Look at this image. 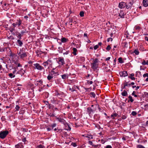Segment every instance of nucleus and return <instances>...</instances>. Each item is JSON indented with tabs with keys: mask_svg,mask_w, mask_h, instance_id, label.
<instances>
[{
	"mask_svg": "<svg viewBox=\"0 0 148 148\" xmlns=\"http://www.w3.org/2000/svg\"><path fill=\"white\" fill-rule=\"evenodd\" d=\"M98 59L97 58H95L93 60V62L91 64V68L95 70L98 68Z\"/></svg>",
	"mask_w": 148,
	"mask_h": 148,
	"instance_id": "f257e3e1",
	"label": "nucleus"
},
{
	"mask_svg": "<svg viewBox=\"0 0 148 148\" xmlns=\"http://www.w3.org/2000/svg\"><path fill=\"white\" fill-rule=\"evenodd\" d=\"M56 119L60 123L62 124H63L65 126H68L69 128V130L71 129V128L70 127L68 124L66 123V121L63 119L57 117L56 118Z\"/></svg>",
	"mask_w": 148,
	"mask_h": 148,
	"instance_id": "f03ea898",
	"label": "nucleus"
},
{
	"mask_svg": "<svg viewBox=\"0 0 148 148\" xmlns=\"http://www.w3.org/2000/svg\"><path fill=\"white\" fill-rule=\"evenodd\" d=\"M9 132L7 130L5 131H1L0 132V138L3 139L5 138L8 134Z\"/></svg>",
	"mask_w": 148,
	"mask_h": 148,
	"instance_id": "7ed1b4c3",
	"label": "nucleus"
},
{
	"mask_svg": "<svg viewBox=\"0 0 148 148\" xmlns=\"http://www.w3.org/2000/svg\"><path fill=\"white\" fill-rule=\"evenodd\" d=\"M34 69H37L39 71H42L44 69V67L41 66L38 63L35 64H34Z\"/></svg>",
	"mask_w": 148,
	"mask_h": 148,
	"instance_id": "20e7f679",
	"label": "nucleus"
},
{
	"mask_svg": "<svg viewBox=\"0 0 148 148\" xmlns=\"http://www.w3.org/2000/svg\"><path fill=\"white\" fill-rule=\"evenodd\" d=\"M69 23H73L74 24H76L77 23V17L75 16L73 17L72 18H69Z\"/></svg>",
	"mask_w": 148,
	"mask_h": 148,
	"instance_id": "39448f33",
	"label": "nucleus"
},
{
	"mask_svg": "<svg viewBox=\"0 0 148 148\" xmlns=\"http://www.w3.org/2000/svg\"><path fill=\"white\" fill-rule=\"evenodd\" d=\"M58 59L59 64L61 65H63L65 64V61L63 58L59 57Z\"/></svg>",
	"mask_w": 148,
	"mask_h": 148,
	"instance_id": "423d86ee",
	"label": "nucleus"
},
{
	"mask_svg": "<svg viewBox=\"0 0 148 148\" xmlns=\"http://www.w3.org/2000/svg\"><path fill=\"white\" fill-rule=\"evenodd\" d=\"M133 4V2L131 1L128 3H126V8L127 9H130L131 8Z\"/></svg>",
	"mask_w": 148,
	"mask_h": 148,
	"instance_id": "0eeeda50",
	"label": "nucleus"
},
{
	"mask_svg": "<svg viewBox=\"0 0 148 148\" xmlns=\"http://www.w3.org/2000/svg\"><path fill=\"white\" fill-rule=\"evenodd\" d=\"M51 102L53 104H58L59 101L54 98H53L51 100Z\"/></svg>",
	"mask_w": 148,
	"mask_h": 148,
	"instance_id": "6e6552de",
	"label": "nucleus"
},
{
	"mask_svg": "<svg viewBox=\"0 0 148 148\" xmlns=\"http://www.w3.org/2000/svg\"><path fill=\"white\" fill-rule=\"evenodd\" d=\"M119 74L121 77H125L127 75V72L126 71H123L120 72Z\"/></svg>",
	"mask_w": 148,
	"mask_h": 148,
	"instance_id": "1a4fd4ad",
	"label": "nucleus"
},
{
	"mask_svg": "<svg viewBox=\"0 0 148 148\" xmlns=\"http://www.w3.org/2000/svg\"><path fill=\"white\" fill-rule=\"evenodd\" d=\"M126 3L125 2H121L119 3V7L120 8H122L126 7Z\"/></svg>",
	"mask_w": 148,
	"mask_h": 148,
	"instance_id": "9d476101",
	"label": "nucleus"
},
{
	"mask_svg": "<svg viewBox=\"0 0 148 148\" xmlns=\"http://www.w3.org/2000/svg\"><path fill=\"white\" fill-rule=\"evenodd\" d=\"M36 53L38 56H40L42 54L44 53V52L41 51L40 49L36 50Z\"/></svg>",
	"mask_w": 148,
	"mask_h": 148,
	"instance_id": "9b49d317",
	"label": "nucleus"
},
{
	"mask_svg": "<svg viewBox=\"0 0 148 148\" xmlns=\"http://www.w3.org/2000/svg\"><path fill=\"white\" fill-rule=\"evenodd\" d=\"M21 55H20V58L21 59H23L24 58L26 57L27 56V53L23 51L21 53Z\"/></svg>",
	"mask_w": 148,
	"mask_h": 148,
	"instance_id": "f8f14e48",
	"label": "nucleus"
},
{
	"mask_svg": "<svg viewBox=\"0 0 148 148\" xmlns=\"http://www.w3.org/2000/svg\"><path fill=\"white\" fill-rule=\"evenodd\" d=\"M25 73V71L23 70V69H21L20 70L17 72L16 73L19 74L21 75V76H22Z\"/></svg>",
	"mask_w": 148,
	"mask_h": 148,
	"instance_id": "ddd939ff",
	"label": "nucleus"
},
{
	"mask_svg": "<svg viewBox=\"0 0 148 148\" xmlns=\"http://www.w3.org/2000/svg\"><path fill=\"white\" fill-rule=\"evenodd\" d=\"M62 78L66 80L68 78L69 75L68 74H65L61 75Z\"/></svg>",
	"mask_w": 148,
	"mask_h": 148,
	"instance_id": "4468645a",
	"label": "nucleus"
},
{
	"mask_svg": "<svg viewBox=\"0 0 148 148\" xmlns=\"http://www.w3.org/2000/svg\"><path fill=\"white\" fill-rule=\"evenodd\" d=\"M143 3L144 7H147L148 6V0H143Z\"/></svg>",
	"mask_w": 148,
	"mask_h": 148,
	"instance_id": "2eb2a0df",
	"label": "nucleus"
},
{
	"mask_svg": "<svg viewBox=\"0 0 148 148\" xmlns=\"http://www.w3.org/2000/svg\"><path fill=\"white\" fill-rule=\"evenodd\" d=\"M15 148H23V146L21 143H19L15 146Z\"/></svg>",
	"mask_w": 148,
	"mask_h": 148,
	"instance_id": "dca6fc26",
	"label": "nucleus"
},
{
	"mask_svg": "<svg viewBox=\"0 0 148 148\" xmlns=\"http://www.w3.org/2000/svg\"><path fill=\"white\" fill-rule=\"evenodd\" d=\"M125 15L123 11L122 10H121L120 13H119V16L121 18H124Z\"/></svg>",
	"mask_w": 148,
	"mask_h": 148,
	"instance_id": "f3484780",
	"label": "nucleus"
},
{
	"mask_svg": "<svg viewBox=\"0 0 148 148\" xmlns=\"http://www.w3.org/2000/svg\"><path fill=\"white\" fill-rule=\"evenodd\" d=\"M27 33V31L25 29H23L21 30L20 33L21 34V35H23L24 34H26Z\"/></svg>",
	"mask_w": 148,
	"mask_h": 148,
	"instance_id": "a211bd4d",
	"label": "nucleus"
},
{
	"mask_svg": "<svg viewBox=\"0 0 148 148\" xmlns=\"http://www.w3.org/2000/svg\"><path fill=\"white\" fill-rule=\"evenodd\" d=\"M17 45L20 47H21L23 45V43L20 40L18 39L17 40Z\"/></svg>",
	"mask_w": 148,
	"mask_h": 148,
	"instance_id": "6ab92c4d",
	"label": "nucleus"
},
{
	"mask_svg": "<svg viewBox=\"0 0 148 148\" xmlns=\"http://www.w3.org/2000/svg\"><path fill=\"white\" fill-rule=\"evenodd\" d=\"M21 23V19H19L18 20H17V22H16V23L18 26H19L20 25Z\"/></svg>",
	"mask_w": 148,
	"mask_h": 148,
	"instance_id": "aec40b11",
	"label": "nucleus"
},
{
	"mask_svg": "<svg viewBox=\"0 0 148 148\" xmlns=\"http://www.w3.org/2000/svg\"><path fill=\"white\" fill-rule=\"evenodd\" d=\"M53 77V75L52 74H49L47 77V79L49 80H50Z\"/></svg>",
	"mask_w": 148,
	"mask_h": 148,
	"instance_id": "412c9836",
	"label": "nucleus"
},
{
	"mask_svg": "<svg viewBox=\"0 0 148 148\" xmlns=\"http://www.w3.org/2000/svg\"><path fill=\"white\" fill-rule=\"evenodd\" d=\"M61 41L63 43L66 42L68 41V39L65 38H61Z\"/></svg>",
	"mask_w": 148,
	"mask_h": 148,
	"instance_id": "4be33fe9",
	"label": "nucleus"
},
{
	"mask_svg": "<svg viewBox=\"0 0 148 148\" xmlns=\"http://www.w3.org/2000/svg\"><path fill=\"white\" fill-rule=\"evenodd\" d=\"M122 95L123 96H126L127 95V93L125 90H124L121 93Z\"/></svg>",
	"mask_w": 148,
	"mask_h": 148,
	"instance_id": "5701e85b",
	"label": "nucleus"
},
{
	"mask_svg": "<svg viewBox=\"0 0 148 148\" xmlns=\"http://www.w3.org/2000/svg\"><path fill=\"white\" fill-rule=\"evenodd\" d=\"M73 52H72V53L74 54V55H76L77 54L76 52L77 51V49L75 48H73Z\"/></svg>",
	"mask_w": 148,
	"mask_h": 148,
	"instance_id": "b1692460",
	"label": "nucleus"
},
{
	"mask_svg": "<svg viewBox=\"0 0 148 148\" xmlns=\"http://www.w3.org/2000/svg\"><path fill=\"white\" fill-rule=\"evenodd\" d=\"M129 99L128 100V102H129L130 101L131 102H132L134 101V100L133 99L132 97L130 95L128 97Z\"/></svg>",
	"mask_w": 148,
	"mask_h": 148,
	"instance_id": "393cba45",
	"label": "nucleus"
},
{
	"mask_svg": "<svg viewBox=\"0 0 148 148\" xmlns=\"http://www.w3.org/2000/svg\"><path fill=\"white\" fill-rule=\"evenodd\" d=\"M85 137H86L88 138H89V139H93L92 136L91 135H89L88 134H87L85 136Z\"/></svg>",
	"mask_w": 148,
	"mask_h": 148,
	"instance_id": "a878e982",
	"label": "nucleus"
},
{
	"mask_svg": "<svg viewBox=\"0 0 148 148\" xmlns=\"http://www.w3.org/2000/svg\"><path fill=\"white\" fill-rule=\"evenodd\" d=\"M125 85L126 86H127L128 87H130L131 86V84L130 83H129L128 82H127L126 81H125Z\"/></svg>",
	"mask_w": 148,
	"mask_h": 148,
	"instance_id": "bb28decb",
	"label": "nucleus"
},
{
	"mask_svg": "<svg viewBox=\"0 0 148 148\" xmlns=\"http://www.w3.org/2000/svg\"><path fill=\"white\" fill-rule=\"evenodd\" d=\"M142 64L143 65H145L146 64L148 65V61L147 60L146 61L144 60L142 62Z\"/></svg>",
	"mask_w": 148,
	"mask_h": 148,
	"instance_id": "cd10ccee",
	"label": "nucleus"
},
{
	"mask_svg": "<svg viewBox=\"0 0 148 148\" xmlns=\"http://www.w3.org/2000/svg\"><path fill=\"white\" fill-rule=\"evenodd\" d=\"M54 108V107L53 105H51L50 104H49L48 108L49 109L53 110Z\"/></svg>",
	"mask_w": 148,
	"mask_h": 148,
	"instance_id": "c85d7f7f",
	"label": "nucleus"
},
{
	"mask_svg": "<svg viewBox=\"0 0 148 148\" xmlns=\"http://www.w3.org/2000/svg\"><path fill=\"white\" fill-rule=\"evenodd\" d=\"M18 34H17V37L20 40L21 38V37L23 35H21V34L20 33L18 32Z\"/></svg>",
	"mask_w": 148,
	"mask_h": 148,
	"instance_id": "c756f323",
	"label": "nucleus"
},
{
	"mask_svg": "<svg viewBox=\"0 0 148 148\" xmlns=\"http://www.w3.org/2000/svg\"><path fill=\"white\" fill-rule=\"evenodd\" d=\"M118 115V114H116V113H114L113 114H112L111 115V116L112 117H113V119H115V117H116L117 115Z\"/></svg>",
	"mask_w": 148,
	"mask_h": 148,
	"instance_id": "7c9ffc66",
	"label": "nucleus"
},
{
	"mask_svg": "<svg viewBox=\"0 0 148 148\" xmlns=\"http://www.w3.org/2000/svg\"><path fill=\"white\" fill-rule=\"evenodd\" d=\"M14 64L17 66V67H21L22 65L20 64V63H18L17 62H15Z\"/></svg>",
	"mask_w": 148,
	"mask_h": 148,
	"instance_id": "2f4dec72",
	"label": "nucleus"
},
{
	"mask_svg": "<svg viewBox=\"0 0 148 148\" xmlns=\"http://www.w3.org/2000/svg\"><path fill=\"white\" fill-rule=\"evenodd\" d=\"M90 94L91 95V97H93L94 98L95 97L96 95L95 93L94 92H91Z\"/></svg>",
	"mask_w": 148,
	"mask_h": 148,
	"instance_id": "473e14b6",
	"label": "nucleus"
},
{
	"mask_svg": "<svg viewBox=\"0 0 148 148\" xmlns=\"http://www.w3.org/2000/svg\"><path fill=\"white\" fill-rule=\"evenodd\" d=\"M134 53L135 54L138 55L139 54V52L138 49H135L134 51Z\"/></svg>",
	"mask_w": 148,
	"mask_h": 148,
	"instance_id": "72a5a7b5",
	"label": "nucleus"
},
{
	"mask_svg": "<svg viewBox=\"0 0 148 148\" xmlns=\"http://www.w3.org/2000/svg\"><path fill=\"white\" fill-rule=\"evenodd\" d=\"M119 60V63H123V61L122 60V59L121 58H118V59Z\"/></svg>",
	"mask_w": 148,
	"mask_h": 148,
	"instance_id": "f704fd0d",
	"label": "nucleus"
},
{
	"mask_svg": "<svg viewBox=\"0 0 148 148\" xmlns=\"http://www.w3.org/2000/svg\"><path fill=\"white\" fill-rule=\"evenodd\" d=\"M9 76L11 78L14 77H15V75H13L12 73H9Z\"/></svg>",
	"mask_w": 148,
	"mask_h": 148,
	"instance_id": "c9c22d12",
	"label": "nucleus"
},
{
	"mask_svg": "<svg viewBox=\"0 0 148 148\" xmlns=\"http://www.w3.org/2000/svg\"><path fill=\"white\" fill-rule=\"evenodd\" d=\"M79 15L81 17H83L84 15V12L83 11L80 12L79 13Z\"/></svg>",
	"mask_w": 148,
	"mask_h": 148,
	"instance_id": "e433bc0d",
	"label": "nucleus"
},
{
	"mask_svg": "<svg viewBox=\"0 0 148 148\" xmlns=\"http://www.w3.org/2000/svg\"><path fill=\"white\" fill-rule=\"evenodd\" d=\"M134 29L136 30H140L141 29V28L139 26H136L134 27Z\"/></svg>",
	"mask_w": 148,
	"mask_h": 148,
	"instance_id": "4c0bfd02",
	"label": "nucleus"
},
{
	"mask_svg": "<svg viewBox=\"0 0 148 148\" xmlns=\"http://www.w3.org/2000/svg\"><path fill=\"white\" fill-rule=\"evenodd\" d=\"M20 107L18 105H16L15 108L16 111H18L19 110Z\"/></svg>",
	"mask_w": 148,
	"mask_h": 148,
	"instance_id": "58836bf2",
	"label": "nucleus"
},
{
	"mask_svg": "<svg viewBox=\"0 0 148 148\" xmlns=\"http://www.w3.org/2000/svg\"><path fill=\"white\" fill-rule=\"evenodd\" d=\"M38 83H39V85L41 86L42 84V80H38Z\"/></svg>",
	"mask_w": 148,
	"mask_h": 148,
	"instance_id": "ea45409f",
	"label": "nucleus"
},
{
	"mask_svg": "<svg viewBox=\"0 0 148 148\" xmlns=\"http://www.w3.org/2000/svg\"><path fill=\"white\" fill-rule=\"evenodd\" d=\"M135 91H133L132 93V95L133 96H134V97H138V95L135 94Z\"/></svg>",
	"mask_w": 148,
	"mask_h": 148,
	"instance_id": "a19ab883",
	"label": "nucleus"
},
{
	"mask_svg": "<svg viewBox=\"0 0 148 148\" xmlns=\"http://www.w3.org/2000/svg\"><path fill=\"white\" fill-rule=\"evenodd\" d=\"M131 114L133 116H135V115H136L137 113H136V112L135 111H132V112Z\"/></svg>",
	"mask_w": 148,
	"mask_h": 148,
	"instance_id": "79ce46f5",
	"label": "nucleus"
},
{
	"mask_svg": "<svg viewBox=\"0 0 148 148\" xmlns=\"http://www.w3.org/2000/svg\"><path fill=\"white\" fill-rule=\"evenodd\" d=\"M42 64L44 66L45 68L47 67L48 66V64H47L46 63H45V62H44L42 63Z\"/></svg>",
	"mask_w": 148,
	"mask_h": 148,
	"instance_id": "37998d69",
	"label": "nucleus"
},
{
	"mask_svg": "<svg viewBox=\"0 0 148 148\" xmlns=\"http://www.w3.org/2000/svg\"><path fill=\"white\" fill-rule=\"evenodd\" d=\"M71 145L75 147L77 146V144L76 143H71Z\"/></svg>",
	"mask_w": 148,
	"mask_h": 148,
	"instance_id": "c03bdc74",
	"label": "nucleus"
},
{
	"mask_svg": "<svg viewBox=\"0 0 148 148\" xmlns=\"http://www.w3.org/2000/svg\"><path fill=\"white\" fill-rule=\"evenodd\" d=\"M23 51L22 50V49H20V50L19 51V52H18V55H21V53H22V52H23Z\"/></svg>",
	"mask_w": 148,
	"mask_h": 148,
	"instance_id": "a18cd8bd",
	"label": "nucleus"
},
{
	"mask_svg": "<svg viewBox=\"0 0 148 148\" xmlns=\"http://www.w3.org/2000/svg\"><path fill=\"white\" fill-rule=\"evenodd\" d=\"M44 147V146L41 145H40L38 146L37 147L38 148H43Z\"/></svg>",
	"mask_w": 148,
	"mask_h": 148,
	"instance_id": "49530a36",
	"label": "nucleus"
},
{
	"mask_svg": "<svg viewBox=\"0 0 148 148\" xmlns=\"http://www.w3.org/2000/svg\"><path fill=\"white\" fill-rule=\"evenodd\" d=\"M111 48V47L109 45H108L106 48V49L108 51H109Z\"/></svg>",
	"mask_w": 148,
	"mask_h": 148,
	"instance_id": "de8ad7c7",
	"label": "nucleus"
},
{
	"mask_svg": "<svg viewBox=\"0 0 148 148\" xmlns=\"http://www.w3.org/2000/svg\"><path fill=\"white\" fill-rule=\"evenodd\" d=\"M137 147L138 148H145L144 147L141 145H138L137 146Z\"/></svg>",
	"mask_w": 148,
	"mask_h": 148,
	"instance_id": "09e8293b",
	"label": "nucleus"
},
{
	"mask_svg": "<svg viewBox=\"0 0 148 148\" xmlns=\"http://www.w3.org/2000/svg\"><path fill=\"white\" fill-rule=\"evenodd\" d=\"M99 47V45H96L94 47V49L95 50H96Z\"/></svg>",
	"mask_w": 148,
	"mask_h": 148,
	"instance_id": "8fccbe9b",
	"label": "nucleus"
},
{
	"mask_svg": "<svg viewBox=\"0 0 148 148\" xmlns=\"http://www.w3.org/2000/svg\"><path fill=\"white\" fill-rule=\"evenodd\" d=\"M88 112L89 113H91V112L92 111V109L90 108H88Z\"/></svg>",
	"mask_w": 148,
	"mask_h": 148,
	"instance_id": "3c124183",
	"label": "nucleus"
},
{
	"mask_svg": "<svg viewBox=\"0 0 148 148\" xmlns=\"http://www.w3.org/2000/svg\"><path fill=\"white\" fill-rule=\"evenodd\" d=\"M127 116L125 115H123L122 116L121 118L123 119H125L127 118Z\"/></svg>",
	"mask_w": 148,
	"mask_h": 148,
	"instance_id": "603ef678",
	"label": "nucleus"
},
{
	"mask_svg": "<svg viewBox=\"0 0 148 148\" xmlns=\"http://www.w3.org/2000/svg\"><path fill=\"white\" fill-rule=\"evenodd\" d=\"M56 123H53L51 125V126L53 128L56 126Z\"/></svg>",
	"mask_w": 148,
	"mask_h": 148,
	"instance_id": "864d4df0",
	"label": "nucleus"
},
{
	"mask_svg": "<svg viewBox=\"0 0 148 148\" xmlns=\"http://www.w3.org/2000/svg\"><path fill=\"white\" fill-rule=\"evenodd\" d=\"M73 88V87L72 88H70L69 89V90H71L72 92H73L74 91H75V90Z\"/></svg>",
	"mask_w": 148,
	"mask_h": 148,
	"instance_id": "5fc2aeb1",
	"label": "nucleus"
},
{
	"mask_svg": "<svg viewBox=\"0 0 148 148\" xmlns=\"http://www.w3.org/2000/svg\"><path fill=\"white\" fill-rule=\"evenodd\" d=\"M14 30V28H13L11 27V28H10V31L11 32H12Z\"/></svg>",
	"mask_w": 148,
	"mask_h": 148,
	"instance_id": "6e6d98bb",
	"label": "nucleus"
},
{
	"mask_svg": "<svg viewBox=\"0 0 148 148\" xmlns=\"http://www.w3.org/2000/svg\"><path fill=\"white\" fill-rule=\"evenodd\" d=\"M143 77H148V73H146L144 74L143 75Z\"/></svg>",
	"mask_w": 148,
	"mask_h": 148,
	"instance_id": "4d7b16f0",
	"label": "nucleus"
},
{
	"mask_svg": "<svg viewBox=\"0 0 148 148\" xmlns=\"http://www.w3.org/2000/svg\"><path fill=\"white\" fill-rule=\"evenodd\" d=\"M112 39L111 38H108L107 39V41L108 42H109L110 41H112Z\"/></svg>",
	"mask_w": 148,
	"mask_h": 148,
	"instance_id": "13d9d810",
	"label": "nucleus"
},
{
	"mask_svg": "<svg viewBox=\"0 0 148 148\" xmlns=\"http://www.w3.org/2000/svg\"><path fill=\"white\" fill-rule=\"evenodd\" d=\"M88 84H92L93 82L92 81H87Z\"/></svg>",
	"mask_w": 148,
	"mask_h": 148,
	"instance_id": "bf43d9fd",
	"label": "nucleus"
},
{
	"mask_svg": "<svg viewBox=\"0 0 148 148\" xmlns=\"http://www.w3.org/2000/svg\"><path fill=\"white\" fill-rule=\"evenodd\" d=\"M13 69H14V70L13 71L12 73L13 74H14L16 71V68L14 67L13 68Z\"/></svg>",
	"mask_w": 148,
	"mask_h": 148,
	"instance_id": "052dcab7",
	"label": "nucleus"
},
{
	"mask_svg": "<svg viewBox=\"0 0 148 148\" xmlns=\"http://www.w3.org/2000/svg\"><path fill=\"white\" fill-rule=\"evenodd\" d=\"M129 133L133 135H135V133L133 131L130 132H129Z\"/></svg>",
	"mask_w": 148,
	"mask_h": 148,
	"instance_id": "680f3d73",
	"label": "nucleus"
},
{
	"mask_svg": "<svg viewBox=\"0 0 148 148\" xmlns=\"http://www.w3.org/2000/svg\"><path fill=\"white\" fill-rule=\"evenodd\" d=\"M128 78H130L132 80H134L135 79V78L134 77H132L131 76H128Z\"/></svg>",
	"mask_w": 148,
	"mask_h": 148,
	"instance_id": "e2e57ef3",
	"label": "nucleus"
},
{
	"mask_svg": "<svg viewBox=\"0 0 148 148\" xmlns=\"http://www.w3.org/2000/svg\"><path fill=\"white\" fill-rule=\"evenodd\" d=\"M105 148H112V147L110 145H107L106 146Z\"/></svg>",
	"mask_w": 148,
	"mask_h": 148,
	"instance_id": "0e129e2a",
	"label": "nucleus"
},
{
	"mask_svg": "<svg viewBox=\"0 0 148 148\" xmlns=\"http://www.w3.org/2000/svg\"><path fill=\"white\" fill-rule=\"evenodd\" d=\"M88 143L89 144H90V145H92L93 143L92 141H90L88 142Z\"/></svg>",
	"mask_w": 148,
	"mask_h": 148,
	"instance_id": "69168bd1",
	"label": "nucleus"
},
{
	"mask_svg": "<svg viewBox=\"0 0 148 148\" xmlns=\"http://www.w3.org/2000/svg\"><path fill=\"white\" fill-rule=\"evenodd\" d=\"M22 141L23 142H24L25 143L26 141V140L25 138H24L23 139H22Z\"/></svg>",
	"mask_w": 148,
	"mask_h": 148,
	"instance_id": "338daca9",
	"label": "nucleus"
},
{
	"mask_svg": "<svg viewBox=\"0 0 148 148\" xmlns=\"http://www.w3.org/2000/svg\"><path fill=\"white\" fill-rule=\"evenodd\" d=\"M144 107L147 109H148V104L145 105L144 106Z\"/></svg>",
	"mask_w": 148,
	"mask_h": 148,
	"instance_id": "774afa93",
	"label": "nucleus"
}]
</instances>
